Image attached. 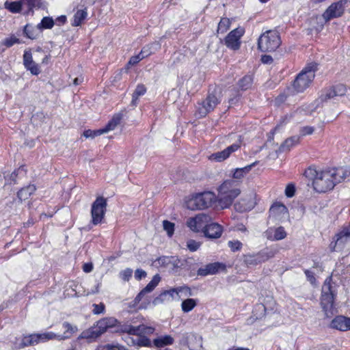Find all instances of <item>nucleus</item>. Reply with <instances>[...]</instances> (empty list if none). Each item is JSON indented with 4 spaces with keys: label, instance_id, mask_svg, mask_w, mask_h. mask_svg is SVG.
Listing matches in <instances>:
<instances>
[{
    "label": "nucleus",
    "instance_id": "c756f323",
    "mask_svg": "<svg viewBox=\"0 0 350 350\" xmlns=\"http://www.w3.org/2000/svg\"><path fill=\"white\" fill-rule=\"evenodd\" d=\"M116 327H118L116 332L127 333L130 335H137V332L139 331L137 326H133L129 324L121 325L120 322Z\"/></svg>",
    "mask_w": 350,
    "mask_h": 350
},
{
    "label": "nucleus",
    "instance_id": "5701e85b",
    "mask_svg": "<svg viewBox=\"0 0 350 350\" xmlns=\"http://www.w3.org/2000/svg\"><path fill=\"white\" fill-rule=\"evenodd\" d=\"M174 342V338L170 335L161 336L153 340V344L157 348H162L165 346L172 345Z\"/></svg>",
    "mask_w": 350,
    "mask_h": 350
},
{
    "label": "nucleus",
    "instance_id": "f257e3e1",
    "mask_svg": "<svg viewBox=\"0 0 350 350\" xmlns=\"http://www.w3.org/2000/svg\"><path fill=\"white\" fill-rule=\"evenodd\" d=\"M304 175L312 180V186L316 191L324 193L332 190L337 183L349 176L350 171L338 167L319 172L315 168L310 167L305 170Z\"/></svg>",
    "mask_w": 350,
    "mask_h": 350
},
{
    "label": "nucleus",
    "instance_id": "9b49d317",
    "mask_svg": "<svg viewBox=\"0 0 350 350\" xmlns=\"http://www.w3.org/2000/svg\"><path fill=\"white\" fill-rule=\"evenodd\" d=\"M347 3V0H340L331 4L323 14V18L328 21L332 18L341 16L344 13Z\"/></svg>",
    "mask_w": 350,
    "mask_h": 350
},
{
    "label": "nucleus",
    "instance_id": "3c124183",
    "mask_svg": "<svg viewBox=\"0 0 350 350\" xmlns=\"http://www.w3.org/2000/svg\"><path fill=\"white\" fill-rule=\"evenodd\" d=\"M228 245L232 252L239 251L242 247V243L239 241H229Z\"/></svg>",
    "mask_w": 350,
    "mask_h": 350
},
{
    "label": "nucleus",
    "instance_id": "a19ab883",
    "mask_svg": "<svg viewBox=\"0 0 350 350\" xmlns=\"http://www.w3.org/2000/svg\"><path fill=\"white\" fill-rule=\"evenodd\" d=\"M36 27H33L32 25L27 24L24 27L23 33L26 37L29 39L33 40L37 37Z\"/></svg>",
    "mask_w": 350,
    "mask_h": 350
},
{
    "label": "nucleus",
    "instance_id": "1a4fd4ad",
    "mask_svg": "<svg viewBox=\"0 0 350 350\" xmlns=\"http://www.w3.org/2000/svg\"><path fill=\"white\" fill-rule=\"evenodd\" d=\"M212 218L208 215L200 213L188 219L187 224L191 230L197 232H202L204 234Z\"/></svg>",
    "mask_w": 350,
    "mask_h": 350
},
{
    "label": "nucleus",
    "instance_id": "6e6d98bb",
    "mask_svg": "<svg viewBox=\"0 0 350 350\" xmlns=\"http://www.w3.org/2000/svg\"><path fill=\"white\" fill-rule=\"evenodd\" d=\"M295 193V187L293 184H288L285 189V195L288 198H292Z\"/></svg>",
    "mask_w": 350,
    "mask_h": 350
},
{
    "label": "nucleus",
    "instance_id": "ddd939ff",
    "mask_svg": "<svg viewBox=\"0 0 350 350\" xmlns=\"http://www.w3.org/2000/svg\"><path fill=\"white\" fill-rule=\"evenodd\" d=\"M244 33L242 28H237L231 31L225 38L226 46L232 50H237L240 48V39Z\"/></svg>",
    "mask_w": 350,
    "mask_h": 350
},
{
    "label": "nucleus",
    "instance_id": "20e7f679",
    "mask_svg": "<svg viewBox=\"0 0 350 350\" xmlns=\"http://www.w3.org/2000/svg\"><path fill=\"white\" fill-rule=\"evenodd\" d=\"M217 200L215 194L212 191H204L194 195L187 202V206L191 210L204 209L211 206Z\"/></svg>",
    "mask_w": 350,
    "mask_h": 350
},
{
    "label": "nucleus",
    "instance_id": "dca6fc26",
    "mask_svg": "<svg viewBox=\"0 0 350 350\" xmlns=\"http://www.w3.org/2000/svg\"><path fill=\"white\" fill-rule=\"evenodd\" d=\"M241 191L239 187H236L234 189L228 191L227 193H219V202L220 206L224 208L229 207L234 200L240 194Z\"/></svg>",
    "mask_w": 350,
    "mask_h": 350
},
{
    "label": "nucleus",
    "instance_id": "e2e57ef3",
    "mask_svg": "<svg viewBox=\"0 0 350 350\" xmlns=\"http://www.w3.org/2000/svg\"><path fill=\"white\" fill-rule=\"evenodd\" d=\"M307 280L311 283L314 284L316 282V278L314 277V274L313 272L310 271L308 269H306L304 271Z\"/></svg>",
    "mask_w": 350,
    "mask_h": 350
},
{
    "label": "nucleus",
    "instance_id": "c85d7f7f",
    "mask_svg": "<svg viewBox=\"0 0 350 350\" xmlns=\"http://www.w3.org/2000/svg\"><path fill=\"white\" fill-rule=\"evenodd\" d=\"M122 118V116L120 113L116 114L113 116L111 120L109 121V122L105 125V126L103 128L105 133L113 131L115 129V128L120 124V121Z\"/></svg>",
    "mask_w": 350,
    "mask_h": 350
},
{
    "label": "nucleus",
    "instance_id": "680f3d73",
    "mask_svg": "<svg viewBox=\"0 0 350 350\" xmlns=\"http://www.w3.org/2000/svg\"><path fill=\"white\" fill-rule=\"evenodd\" d=\"M314 129L312 126H304L300 130V133L301 135L304 136L306 135H311L314 132Z\"/></svg>",
    "mask_w": 350,
    "mask_h": 350
},
{
    "label": "nucleus",
    "instance_id": "338daca9",
    "mask_svg": "<svg viewBox=\"0 0 350 350\" xmlns=\"http://www.w3.org/2000/svg\"><path fill=\"white\" fill-rule=\"evenodd\" d=\"M261 61L263 64H271L273 59L271 56L264 55L261 57Z\"/></svg>",
    "mask_w": 350,
    "mask_h": 350
},
{
    "label": "nucleus",
    "instance_id": "c9c22d12",
    "mask_svg": "<svg viewBox=\"0 0 350 350\" xmlns=\"http://www.w3.org/2000/svg\"><path fill=\"white\" fill-rule=\"evenodd\" d=\"M55 25V21L52 17L45 16L42 18L41 22L36 26L37 29H51Z\"/></svg>",
    "mask_w": 350,
    "mask_h": 350
},
{
    "label": "nucleus",
    "instance_id": "bb28decb",
    "mask_svg": "<svg viewBox=\"0 0 350 350\" xmlns=\"http://www.w3.org/2000/svg\"><path fill=\"white\" fill-rule=\"evenodd\" d=\"M88 12L87 9L79 10L76 12L73 16V22L72 25L73 27L80 26L83 21L87 18Z\"/></svg>",
    "mask_w": 350,
    "mask_h": 350
},
{
    "label": "nucleus",
    "instance_id": "393cba45",
    "mask_svg": "<svg viewBox=\"0 0 350 350\" xmlns=\"http://www.w3.org/2000/svg\"><path fill=\"white\" fill-rule=\"evenodd\" d=\"M36 191V187L33 185H29L28 186L22 188L17 193V197L20 202L26 200L31 195Z\"/></svg>",
    "mask_w": 350,
    "mask_h": 350
},
{
    "label": "nucleus",
    "instance_id": "0e129e2a",
    "mask_svg": "<svg viewBox=\"0 0 350 350\" xmlns=\"http://www.w3.org/2000/svg\"><path fill=\"white\" fill-rule=\"evenodd\" d=\"M146 276V273L145 271L137 269L135 272V278L137 280H141L143 278H145Z\"/></svg>",
    "mask_w": 350,
    "mask_h": 350
},
{
    "label": "nucleus",
    "instance_id": "4be33fe9",
    "mask_svg": "<svg viewBox=\"0 0 350 350\" xmlns=\"http://www.w3.org/2000/svg\"><path fill=\"white\" fill-rule=\"evenodd\" d=\"M258 163V161H256L255 162L251 163L250 165H246L243 167L236 168L233 172V178L234 179L243 178L246 174H247L251 171L252 167L256 166Z\"/></svg>",
    "mask_w": 350,
    "mask_h": 350
},
{
    "label": "nucleus",
    "instance_id": "49530a36",
    "mask_svg": "<svg viewBox=\"0 0 350 350\" xmlns=\"http://www.w3.org/2000/svg\"><path fill=\"white\" fill-rule=\"evenodd\" d=\"M153 44H149L144 46L141 50L139 54L143 59L148 57L150 55H152L154 51H152Z\"/></svg>",
    "mask_w": 350,
    "mask_h": 350
},
{
    "label": "nucleus",
    "instance_id": "e433bc0d",
    "mask_svg": "<svg viewBox=\"0 0 350 350\" xmlns=\"http://www.w3.org/2000/svg\"><path fill=\"white\" fill-rule=\"evenodd\" d=\"M40 342V340L38 337V334H31L28 336H25L23 338V339L22 340V345L23 347L31 346V345H37Z\"/></svg>",
    "mask_w": 350,
    "mask_h": 350
},
{
    "label": "nucleus",
    "instance_id": "864d4df0",
    "mask_svg": "<svg viewBox=\"0 0 350 350\" xmlns=\"http://www.w3.org/2000/svg\"><path fill=\"white\" fill-rule=\"evenodd\" d=\"M136 344L141 347H149L151 345V342L148 338L141 336L137 338Z\"/></svg>",
    "mask_w": 350,
    "mask_h": 350
},
{
    "label": "nucleus",
    "instance_id": "37998d69",
    "mask_svg": "<svg viewBox=\"0 0 350 350\" xmlns=\"http://www.w3.org/2000/svg\"><path fill=\"white\" fill-rule=\"evenodd\" d=\"M105 133V131L104 130V129H98V130H90V129H88V130H86L83 132V136L85 137V138H94L96 136H99L102 134H104Z\"/></svg>",
    "mask_w": 350,
    "mask_h": 350
},
{
    "label": "nucleus",
    "instance_id": "6e6552de",
    "mask_svg": "<svg viewBox=\"0 0 350 350\" xmlns=\"http://www.w3.org/2000/svg\"><path fill=\"white\" fill-rule=\"evenodd\" d=\"M107 206V199L103 196L97 197L91 207L92 223L94 225L100 224L104 219Z\"/></svg>",
    "mask_w": 350,
    "mask_h": 350
},
{
    "label": "nucleus",
    "instance_id": "603ef678",
    "mask_svg": "<svg viewBox=\"0 0 350 350\" xmlns=\"http://www.w3.org/2000/svg\"><path fill=\"white\" fill-rule=\"evenodd\" d=\"M200 246V243L193 239H190L187 242V247L191 252L197 251Z\"/></svg>",
    "mask_w": 350,
    "mask_h": 350
},
{
    "label": "nucleus",
    "instance_id": "f8f14e48",
    "mask_svg": "<svg viewBox=\"0 0 350 350\" xmlns=\"http://www.w3.org/2000/svg\"><path fill=\"white\" fill-rule=\"evenodd\" d=\"M242 141H243L242 136L239 135L238 140L235 143L228 146L226 148H225L222 151L213 153L211 155V158L212 159H214L219 162L226 160L230 156V154L232 153L236 152L241 148Z\"/></svg>",
    "mask_w": 350,
    "mask_h": 350
},
{
    "label": "nucleus",
    "instance_id": "13d9d810",
    "mask_svg": "<svg viewBox=\"0 0 350 350\" xmlns=\"http://www.w3.org/2000/svg\"><path fill=\"white\" fill-rule=\"evenodd\" d=\"M132 273V269H126L120 273V277L124 281H128L131 277Z\"/></svg>",
    "mask_w": 350,
    "mask_h": 350
},
{
    "label": "nucleus",
    "instance_id": "4468645a",
    "mask_svg": "<svg viewBox=\"0 0 350 350\" xmlns=\"http://www.w3.org/2000/svg\"><path fill=\"white\" fill-rule=\"evenodd\" d=\"M219 103L218 98L214 94H209L198 109L199 116L204 117L208 113L213 111Z\"/></svg>",
    "mask_w": 350,
    "mask_h": 350
},
{
    "label": "nucleus",
    "instance_id": "ea45409f",
    "mask_svg": "<svg viewBox=\"0 0 350 350\" xmlns=\"http://www.w3.org/2000/svg\"><path fill=\"white\" fill-rule=\"evenodd\" d=\"M63 327L65 329V332L64 333V335H62V336H68L67 338H69L71 337V336L76 333L78 331V328L75 325H71L68 322H64L62 324Z\"/></svg>",
    "mask_w": 350,
    "mask_h": 350
},
{
    "label": "nucleus",
    "instance_id": "58836bf2",
    "mask_svg": "<svg viewBox=\"0 0 350 350\" xmlns=\"http://www.w3.org/2000/svg\"><path fill=\"white\" fill-rule=\"evenodd\" d=\"M160 280L161 277L159 274H156L153 276L152 280L143 288L144 291L146 293L152 292L159 284Z\"/></svg>",
    "mask_w": 350,
    "mask_h": 350
},
{
    "label": "nucleus",
    "instance_id": "7c9ffc66",
    "mask_svg": "<svg viewBox=\"0 0 350 350\" xmlns=\"http://www.w3.org/2000/svg\"><path fill=\"white\" fill-rule=\"evenodd\" d=\"M38 337L40 338V342H44L49 340L57 339L59 340H62L67 339L68 336H62V335H57L53 332H46L42 334H38Z\"/></svg>",
    "mask_w": 350,
    "mask_h": 350
},
{
    "label": "nucleus",
    "instance_id": "b1692460",
    "mask_svg": "<svg viewBox=\"0 0 350 350\" xmlns=\"http://www.w3.org/2000/svg\"><path fill=\"white\" fill-rule=\"evenodd\" d=\"M254 206L253 202L250 199L243 198L234 204L235 209L241 213L250 211Z\"/></svg>",
    "mask_w": 350,
    "mask_h": 350
},
{
    "label": "nucleus",
    "instance_id": "2eb2a0df",
    "mask_svg": "<svg viewBox=\"0 0 350 350\" xmlns=\"http://www.w3.org/2000/svg\"><path fill=\"white\" fill-rule=\"evenodd\" d=\"M350 241V223L344 225L341 227L340 230L335 237L333 238V241L331 243V247L333 248L337 245L343 246L346 243Z\"/></svg>",
    "mask_w": 350,
    "mask_h": 350
},
{
    "label": "nucleus",
    "instance_id": "de8ad7c7",
    "mask_svg": "<svg viewBox=\"0 0 350 350\" xmlns=\"http://www.w3.org/2000/svg\"><path fill=\"white\" fill-rule=\"evenodd\" d=\"M286 237V232L284 228L282 226L277 228L274 232V240L279 241L284 239Z\"/></svg>",
    "mask_w": 350,
    "mask_h": 350
},
{
    "label": "nucleus",
    "instance_id": "4d7b16f0",
    "mask_svg": "<svg viewBox=\"0 0 350 350\" xmlns=\"http://www.w3.org/2000/svg\"><path fill=\"white\" fill-rule=\"evenodd\" d=\"M167 293L165 291H163V293H161L159 296H157V297H155L153 301H152V303L154 305H158L159 304H161L163 303V301H165V297H167Z\"/></svg>",
    "mask_w": 350,
    "mask_h": 350
},
{
    "label": "nucleus",
    "instance_id": "72a5a7b5",
    "mask_svg": "<svg viewBox=\"0 0 350 350\" xmlns=\"http://www.w3.org/2000/svg\"><path fill=\"white\" fill-rule=\"evenodd\" d=\"M252 83L253 77L252 75H245L239 81L238 85L241 90L245 91L250 89Z\"/></svg>",
    "mask_w": 350,
    "mask_h": 350
},
{
    "label": "nucleus",
    "instance_id": "774afa93",
    "mask_svg": "<svg viewBox=\"0 0 350 350\" xmlns=\"http://www.w3.org/2000/svg\"><path fill=\"white\" fill-rule=\"evenodd\" d=\"M93 269V265L91 262L85 263L83 265V271L85 273H90Z\"/></svg>",
    "mask_w": 350,
    "mask_h": 350
},
{
    "label": "nucleus",
    "instance_id": "f704fd0d",
    "mask_svg": "<svg viewBox=\"0 0 350 350\" xmlns=\"http://www.w3.org/2000/svg\"><path fill=\"white\" fill-rule=\"evenodd\" d=\"M23 3L21 0L20 1H5L4 7L12 13H19L22 9Z\"/></svg>",
    "mask_w": 350,
    "mask_h": 350
},
{
    "label": "nucleus",
    "instance_id": "412c9836",
    "mask_svg": "<svg viewBox=\"0 0 350 350\" xmlns=\"http://www.w3.org/2000/svg\"><path fill=\"white\" fill-rule=\"evenodd\" d=\"M300 142V137L298 135L292 136L287 138L280 146V152L288 151L291 148L297 145Z\"/></svg>",
    "mask_w": 350,
    "mask_h": 350
},
{
    "label": "nucleus",
    "instance_id": "39448f33",
    "mask_svg": "<svg viewBox=\"0 0 350 350\" xmlns=\"http://www.w3.org/2000/svg\"><path fill=\"white\" fill-rule=\"evenodd\" d=\"M280 44V35L275 31H267L258 40V48L262 52L275 51Z\"/></svg>",
    "mask_w": 350,
    "mask_h": 350
},
{
    "label": "nucleus",
    "instance_id": "473e14b6",
    "mask_svg": "<svg viewBox=\"0 0 350 350\" xmlns=\"http://www.w3.org/2000/svg\"><path fill=\"white\" fill-rule=\"evenodd\" d=\"M165 292L167 293V295H170L172 298L174 297V294L178 295L181 292H185V295L187 296L192 295L190 288L187 286L171 288L168 291H165Z\"/></svg>",
    "mask_w": 350,
    "mask_h": 350
},
{
    "label": "nucleus",
    "instance_id": "423d86ee",
    "mask_svg": "<svg viewBox=\"0 0 350 350\" xmlns=\"http://www.w3.org/2000/svg\"><path fill=\"white\" fill-rule=\"evenodd\" d=\"M316 68V65L307 66L297 76L293 84L296 92H303L309 87L314 78Z\"/></svg>",
    "mask_w": 350,
    "mask_h": 350
},
{
    "label": "nucleus",
    "instance_id": "69168bd1",
    "mask_svg": "<svg viewBox=\"0 0 350 350\" xmlns=\"http://www.w3.org/2000/svg\"><path fill=\"white\" fill-rule=\"evenodd\" d=\"M66 20H67L66 16L65 15H62L60 16H58L55 19V23L57 25H64L66 23Z\"/></svg>",
    "mask_w": 350,
    "mask_h": 350
},
{
    "label": "nucleus",
    "instance_id": "c03bdc74",
    "mask_svg": "<svg viewBox=\"0 0 350 350\" xmlns=\"http://www.w3.org/2000/svg\"><path fill=\"white\" fill-rule=\"evenodd\" d=\"M23 4L27 5L29 11H32L33 8H40L41 7V0H21Z\"/></svg>",
    "mask_w": 350,
    "mask_h": 350
},
{
    "label": "nucleus",
    "instance_id": "2f4dec72",
    "mask_svg": "<svg viewBox=\"0 0 350 350\" xmlns=\"http://www.w3.org/2000/svg\"><path fill=\"white\" fill-rule=\"evenodd\" d=\"M269 213L273 216L284 215L287 213V208L281 203H274L271 206Z\"/></svg>",
    "mask_w": 350,
    "mask_h": 350
},
{
    "label": "nucleus",
    "instance_id": "9d476101",
    "mask_svg": "<svg viewBox=\"0 0 350 350\" xmlns=\"http://www.w3.org/2000/svg\"><path fill=\"white\" fill-rule=\"evenodd\" d=\"M347 92V88L343 84L333 85L322 90L319 99L322 102H326L328 100L333 99L338 96H342Z\"/></svg>",
    "mask_w": 350,
    "mask_h": 350
},
{
    "label": "nucleus",
    "instance_id": "7ed1b4c3",
    "mask_svg": "<svg viewBox=\"0 0 350 350\" xmlns=\"http://www.w3.org/2000/svg\"><path fill=\"white\" fill-rule=\"evenodd\" d=\"M332 278H327L322 286L320 305L326 318H331L337 310L334 306L336 293L331 284Z\"/></svg>",
    "mask_w": 350,
    "mask_h": 350
},
{
    "label": "nucleus",
    "instance_id": "bf43d9fd",
    "mask_svg": "<svg viewBox=\"0 0 350 350\" xmlns=\"http://www.w3.org/2000/svg\"><path fill=\"white\" fill-rule=\"evenodd\" d=\"M142 59H143V58L142 57V56L139 53L137 55L132 56L130 58L129 61L128 62L127 65L128 66H134V65L137 64L138 62H139Z\"/></svg>",
    "mask_w": 350,
    "mask_h": 350
},
{
    "label": "nucleus",
    "instance_id": "aec40b11",
    "mask_svg": "<svg viewBox=\"0 0 350 350\" xmlns=\"http://www.w3.org/2000/svg\"><path fill=\"white\" fill-rule=\"evenodd\" d=\"M222 267H224V265L219 262L209 263L204 267L199 268L198 270V275L201 276H206L208 275L215 274Z\"/></svg>",
    "mask_w": 350,
    "mask_h": 350
},
{
    "label": "nucleus",
    "instance_id": "09e8293b",
    "mask_svg": "<svg viewBox=\"0 0 350 350\" xmlns=\"http://www.w3.org/2000/svg\"><path fill=\"white\" fill-rule=\"evenodd\" d=\"M163 229L167 232L168 236L172 237L174 231V224L167 220L163 222Z\"/></svg>",
    "mask_w": 350,
    "mask_h": 350
},
{
    "label": "nucleus",
    "instance_id": "a878e982",
    "mask_svg": "<svg viewBox=\"0 0 350 350\" xmlns=\"http://www.w3.org/2000/svg\"><path fill=\"white\" fill-rule=\"evenodd\" d=\"M239 183L235 180H225L219 188V193H227L228 191L239 187Z\"/></svg>",
    "mask_w": 350,
    "mask_h": 350
},
{
    "label": "nucleus",
    "instance_id": "a18cd8bd",
    "mask_svg": "<svg viewBox=\"0 0 350 350\" xmlns=\"http://www.w3.org/2000/svg\"><path fill=\"white\" fill-rule=\"evenodd\" d=\"M137 329H139V331L137 332V334L136 336H141L144 334H151L154 332V329L152 327H148L144 325H140L137 326Z\"/></svg>",
    "mask_w": 350,
    "mask_h": 350
},
{
    "label": "nucleus",
    "instance_id": "a211bd4d",
    "mask_svg": "<svg viewBox=\"0 0 350 350\" xmlns=\"http://www.w3.org/2000/svg\"><path fill=\"white\" fill-rule=\"evenodd\" d=\"M329 327L342 332L350 330V318L344 316H336L330 323Z\"/></svg>",
    "mask_w": 350,
    "mask_h": 350
},
{
    "label": "nucleus",
    "instance_id": "052dcab7",
    "mask_svg": "<svg viewBox=\"0 0 350 350\" xmlns=\"http://www.w3.org/2000/svg\"><path fill=\"white\" fill-rule=\"evenodd\" d=\"M105 348L106 350H128L124 346L120 345L119 344H108L105 347Z\"/></svg>",
    "mask_w": 350,
    "mask_h": 350
},
{
    "label": "nucleus",
    "instance_id": "8fccbe9b",
    "mask_svg": "<svg viewBox=\"0 0 350 350\" xmlns=\"http://www.w3.org/2000/svg\"><path fill=\"white\" fill-rule=\"evenodd\" d=\"M20 40L17 38H16L14 36H12L10 38H6L4 39L3 44L6 47L9 48L13 46L14 44H19Z\"/></svg>",
    "mask_w": 350,
    "mask_h": 350
},
{
    "label": "nucleus",
    "instance_id": "cd10ccee",
    "mask_svg": "<svg viewBox=\"0 0 350 350\" xmlns=\"http://www.w3.org/2000/svg\"><path fill=\"white\" fill-rule=\"evenodd\" d=\"M146 92V88L143 84H138L132 94L131 105L136 106L138 98Z\"/></svg>",
    "mask_w": 350,
    "mask_h": 350
},
{
    "label": "nucleus",
    "instance_id": "5fc2aeb1",
    "mask_svg": "<svg viewBox=\"0 0 350 350\" xmlns=\"http://www.w3.org/2000/svg\"><path fill=\"white\" fill-rule=\"evenodd\" d=\"M94 309L92 310L94 314H103L105 312V306L104 304L100 303L99 304H94L93 306Z\"/></svg>",
    "mask_w": 350,
    "mask_h": 350
},
{
    "label": "nucleus",
    "instance_id": "f03ea898",
    "mask_svg": "<svg viewBox=\"0 0 350 350\" xmlns=\"http://www.w3.org/2000/svg\"><path fill=\"white\" fill-rule=\"evenodd\" d=\"M119 321L114 317L103 318L94 324L93 326L83 331L79 338L92 340L96 339L105 333L108 329L116 327Z\"/></svg>",
    "mask_w": 350,
    "mask_h": 350
},
{
    "label": "nucleus",
    "instance_id": "0eeeda50",
    "mask_svg": "<svg viewBox=\"0 0 350 350\" xmlns=\"http://www.w3.org/2000/svg\"><path fill=\"white\" fill-rule=\"evenodd\" d=\"M276 253V250L266 248L255 254H244L243 260L247 267H254L274 257Z\"/></svg>",
    "mask_w": 350,
    "mask_h": 350
},
{
    "label": "nucleus",
    "instance_id": "4c0bfd02",
    "mask_svg": "<svg viewBox=\"0 0 350 350\" xmlns=\"http://www.w3.org/2000/svg\"><path fill=\"white\" fill-rule=\"evenodd\" d=\"M197 305L196 300L194 299L189 298L182 302L181 308L184 312H189L192 310Z\"/></svg>",
    "mask_w": 350,
    "mask_h": 350
},
{
    "label": "nucleus",
    "instance_id": "6ab92c4d",
    "mask_svg": "<svg viewBox=\"0 0 350 350\" xmlns=\"http://www.w3.org/2000/svg\"><path fill=\"white\" fill-rule=\"evenodd\" d=\"M222 232V226L217 223L213 222L211 220L208 227L205 229L204 236L210 239H215L219 238Z\"/></svg>",
    "mask_w": 350,
    "mask_h": 350
},
{
    "label": "nucleus",
    "instance_id": "79ce46f5",
    "mask_svg": "<svg viewBox=\"0 0 350 350\" xmlns=\"http://www.w3.org/2000/svg\"><path fill=\"white\" fill-rule=\"evenodd\" d=\"M231 22L228 18H221L217 27V31L221 33H225L230 26Z\"/></svg>",
    "mask_w": 350,
    "mask_h": 350
},
{
    "label": "nucleus",
    "instance_id": "f3484780",
    "mask_svg": "<svg viewBox=\"0 0 350 350\" xmlns=\"http://www.w3.org/2000/svg\"><path fill=\"white\" fill-rule=\"evenodd\" d=\"M23 65L33 75H38L40 73L38 64L33 60L32 53L30 50H25L24 52Z\"/></svg>",
    "mask_w": 350,
    "mask_h": 350
}]
</instances>
